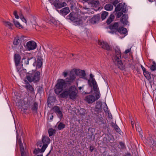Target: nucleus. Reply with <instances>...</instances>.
<instances>
[{
  "mask_svg": "<svg viewBox=\"0 0 156 156\" xmlns=\"http://www.w3.org/2000/svg\"><path fill=\"white\" fill-rule=\"evenodd\" d=\"M70 12L69 9L68 7H65L62 9L60 11V13L63 16H66Z\"/></svg>",
  "mask_w": 156,
  "mask_h": 156,
  "instance_id": "2eb2a0df",
  "label": "nucleus"
},
{
  "mask_svg": "<svg viewBox=\"0 0 156 156\" xmlns=\"http://www.w3.org/2000/svg\"><path fill=\"white\" fill-rule=\"evenodd\" d=\"M53 110L56 113L58 116L59 117H62V114L58 106H55L53 108Z\"/></svg>",
  "mask_w": 156,
  "mask_h": 156,
  "instance_id": "f3484780",
  "label": "nucleus"
},
{
  "mask_svg": "<svg viewBox=\"0 0 156 156\" xmlns=\"http://www.w3.org/2000/svg\"><path fill=\"white\" fill-rule=\"evenodd\" d=\"M38 108V104L36 103H34L31 106L30 108L34 113H36Z\"/></svg>",
  "mask_w": 156,
  "mask_h": 156,
  "instance_id": "b1692460",
  "label": "nucleus"
},
{
  "mask_svg": "<svg viewBox=\"0 0 156 156\" xmlns=\"http://www.w3.org/2000/svg\"><path fill=\"white\" fill-rule=\"evenodd\" d=\"M41 149L38 148L37 149H35L34 151V153L35 154L34 156H43L42 154H40L39 153H42L43 152H41L40 151Z\"/></svg>",
  "mask_w": 156,
  "mask_h": 156,
  "instance_id": "a878e982",
  "label": "nucleus"
},
{
  "mask_svg": "<svg viewBox=\"0 0 156 156\" xmlns=\"http://www.w3.org/2000/svg\"><path fill=\"white\" fill-rule=\"evenodd\" d=\"M84 85H83L82 87H78L79 90H81L83 88Z\"/></svg>",
  "mask_w": 156,
  "mask_h": 156,
  "instance_id": "052dcab7",
  "label": "nucleus"
},
{
  "mask_svg": "<svg viewBox=\"0 0 156 156\" xmlns=\"http://www.w3.org/2000/svg\"><path fill=\"white\" fill-rule=\"evenodd\" d=\"M84 109H81L80 110V112H84Z\"/></svg>",
  "mask_w": 156,
  "mask_h": 156,
  "instance_id": "0e129e2a",
  "label": "nucleus"
},
{
  "mask_svg": "<svg viewBox=\"0 0 156 156\" xmlns=\"http://www.w3.org/2000/svg\"><path fill=\"white\" fill-rule=\"evenodd\" d=\"M122 13L121 12H118L117 15V17L119 18L122 15Z\"/></svg>",
  "mask_w": 156,
  "mask_h": 156,
  "instance_id": "5fc2aeb1",
  "label": "nucleus"
},
{
  "mask_svg": "<svg viewBox=\"0 0 156 156\" xmlns=\"http://www.w3.org/2000/svg\"><path fill=\"white\" fill-rule=\"evenodd\" d=\"M25 87L28 91L32 93H34V90L31 85L28 82L26 83Z\"/></svg>",
  "mask_w": 156,
  "mask_h": 156,
  "instance_id": "412c9836",
  "label": "nucleus"
},
{
  "mask_svg": "<svg viewBox=\"0 0 156 156\" xmlns=\"http://www.w3.org/2000/svg\"><path fill=\"white\" fill-rule=\"evenodd\" d=\"M99 20V17L98 16H93L89 20V21L91 23L94 24L98 21Z\"/></svg>",
  "mask_w": 156,
  "mask_h": 156,
  "instance_id": "a211bd4d",
  "label": "nucleus"
},
{
  "mask_svg": "<svg viewBox=\"0 0 156 156\" xmlns=\"http://www.w3.org/2000/svg\"><path fill=\"white\" fill-rule=\"evenodd\" d=\"M50 143V139L49 137L46 136H43L42 137V142L38 141L37 143L38 147L41 148L40 151L42 152H44Z\"/></svg>",
  "mask_w": 156,
  "mask_h": 156,
  "instance_id": "423d86ee",
  "label": "nucleus"
},
{
  "mask_svg": "<svg viewBox=\"0 0 156 156\" xmlns=\"http://www.w3.org/2000/svg\"><path fill=\"white\" fill-rule=\"evenodd\" d=\"M20 147L21 149V156H25L24 155V153L23 152L24 150L23 149V146L22 145H20Z\"/></svg>",
  "mask_w": 156,
  "mask_h": 156,
  "instance_id": "49530a36",
  "label": "nucleus"
},
{
  "mask_svg": "<svg viewBox=\"0 0 156 156\" xmlns=\"http://www.w3.org/2000/svg\"><path fill=\"white\" fill-rule=\"evenodd\" d=\"M115 54L112 57V59L114 63L121 70H123L125 68V65L122 60L120 50L118 47L115 48Z\"/></svg>",
  "mask_w": 156,
  "mask_h": 156,
  "instance_id": "f03ea898",
  "label": "nucleus"
},
{
  "mask_svg": "<svg viewBox=\"0 0 156 156\" xmlns=\"http://www.w3.org/2000/svg\"><path fill=\"white\" fill-rule=\"evenodd\" d=\"M90 80H88V83L89 85L91 87V83H92V80H95V79L93 78V77L94 76L92 74H90Z\"/></svg>",
  "mask_w": 156,
  "mask_h": 156,
  "instance_id": "473e14b6",
  "label": "nucleus"
},
{
  "mask_svg": "<svg viewBox=\"0 0 156 156\" xmlns=\"http://www.w3.org/2000/svg\"><path fill=\"white\" fill-rule=\"evenodd\" d=\"M22 71V70H21V71L20 72V73H20V76H22V73H21V71Z\"/></svg>",
  "mask_w": 156,
  "mask_h": 156,
  "instance_id": "69168bd1",
  "label": "nucleus"
},
{
  "mask_svg": "<svg viewBox=\"0 0 156 156\" xmlns=\"http://www.w3.org/2000/svg\"><path fill=\"white\" fill-rule=\"evenodd\" d=\"M98 43L99 45L104 49L109 51L112 49L111 47L106 42L99 41H98Z\"/></svg>",
  "mask_w": 156,
  "mask_h": 156,
  "instance_id": "1a4fd4ad",
  "label": "nucleus"
},
{
  "mask_svg": "<svg viewBox=\"0 0 156 156\" xmlns=\"http://www.w3.org/2000/svg\"><path fill=\"white\" fill-rule=\"evenodd\" d=\"M92 7H97L99 5V2L98 0H91L88 2Z\"/></svg>",
  "mask_w": 156,
  "mask_h": 156,
  "instance_id": "6ab92c4d",
  "label": "nucleus"
},
{
  "mask_svg": "<svg viewBox=\"0 0 156 156\" xmlns=\"http://www.w3.org/2000/svg\"><path fill=\"white\" fill-rule=\"evenodd\" d=\"M143 73L144 76L147 79H149L150 78V74L148 71L145 70V71L143 72Z\"/></svg>",
  "mask_w": 156,
  "mask_h": 156,
  "instance_id": "4c0bfd02",
  "label": "nucleus"
},
{
  "mask_svg": "<svg viewBox=\"0 0 156 156\" xmlns=\"http://www.w3.org/2000/svg\"><path fill=\"white\" fill-rule=\"evenodd\" d=\"M78 90L74 85L71 86L64 90L60 94L61 98H67L68 96L70 99L75 100L78 97Z\"/></svg>",
  "mask_w": 156,
  "mask_h": 156,
  "instance_id": "f257e3e1",
  "label": "nucleus"
},
{
  "mask_svg": "<svg viewBox=\"0 0 156 156\" xmlns=\"http://www.w3.org/2000/svg\"><path fill=\"white\" fill-rule=\"evenodd\" d=\"M56 85L63 88V87L65 86L66 85V83L65 80L63 79H60L58 80L57 83Z\"/></svg>",
  "mask_w": 156,
  "mask_h": 156,
  "instance_id": "4468645a",
  "label": "nucleus"
},
{
  "mask_svg": "<svg viewBox=\"0 0 156 156\" xmlns=\"http://www.w3.org/2000/svg\"><path fill=\"white\" fill-rule=\"evenodd\" d=\"M131 48H128L124 52V53L125 54H127L129 53L131 51Z\"/></svg>",
  "mask_w": 156,
  "mask_h": 156,
  "instance_id": "864d4df0",
  "label": "nucleus"
},
{
  "mask_svg": "<svg viewBox=\"0 0 156 156\" xmlns=\"http://www.w3.org/2000/svg\"><path fill=\"white\" fill-rule=\"evenodd\" d=\"M31 59L33 60L34 61L35 60V59L33 57L31 58H28L27 59V61L25 62V64L26 65H28L29 64V61H30V60Z\"/></svg>",
  "mask_w": 156,
  "mask_h": 156,
  "instance_id": "de8ad7c7",
  "label": "nucleus"
},
{
  "mask_svg": "<svg viewBox=\"0 0 156 156\" xmlns=\"http://www.w3.org/2000/svg\"><path fill=\"white\" fill-rule=\"evenodd\" d=\"M68 18L73 22L75 20L76 18L74 16V14L73 13L71 12L68 16Z\"/></svg>",
  "mask_w": 156,
  "mask_h": 156,
  "instance_id": "2f4dec72",
  "label": "nucleus"
},
{
  "mask_svg": "<svg viewBox=\"0 0 156 156\" xmlns=\"http://www.w3.org/2000/svg\"><path fill=\"white\" fill-rule=\"evenodd\" d=\"M43 59L41 57H38L37 61L34 62L33 65L36 66L37 69L40 68L42 66Z\"/></svg>",
  "mask_w": 156,
  "mask_h": 156,
  "instance_id": "9d476101",
  "label": "nucleus"
},
{
  "mask_svg": "<svg viewBox=\"0 0 156 156\" xmlns=\"http://www.w3.org/2000/svg\"><path fill=\"white\" fill-rule=\"evenodd\" d=\"M23 72H25L26 71V69H23Z\"/></svg>",
  "mask_w": 156,
  "mask_h": 156,
  "instance_id": "338daca9",
  "label": "nucleus"
},
{
  "mask_svg": "<svg viewBox=\"0 0 156 156\" xmlns=\"http://www.w3.org/2000/svg\"><path fill=\"white\" fill-rule=\"evenodd\" d=\"M4 25L6 27H8L9 29H12L13 27V24L8 21H5L4 22Z\"/></svg>",
  "mask_w": 156,
  "mask_h": 156,
  "instance_id": "f704fd0d",
  "label": "nucleus"
},
{
  "mask_svg": "<svg viewBox=\"0 0 156 156\" xmlns=\"http://www.w3.org/2000/svg\"><path fill=\"white\" fill-rule=\"evenodd\" d=\"M55 130L52 129H50L48 130V132L49 136H52L55 133Z\"/></svg>",
  "mask_w": 156,
  "mask_h": 156,
  "instance_id": "ea45409f",
  "label": "nucleus"
},
{
  "mask_svg": "<svg viewBox=\"0 0 156 156\" xmlns=\"http://www.w3.org/2000/svg\"><path fill=\"white\" fill-rule=\"evenodd\" d=\"M68 72L66 71H64L62 73V75L64 76V77H66L67 76V75L68 74Z\"/></svg>",
  "mask_w": 156,
  "mask_h": 156,
  "instance_id": "3c124183",
  "label": "nucleus"
},
{
  "mask_svg": "<svg viewBox=\"0 0 156 156\" xmlns=\"http://www.w3.org/2000/svg\"><path fill=\"white\" fill-rule=\"evenodd\" d=\"M13 22L16 27L20 29L23 28V26L16 20L13 19Z\"/></svg>",
  "mask_w": 156,
  "mask_h": 156,
  "instance_id": "4be33fe9",
  "label": "nucleus"
},
{
  "mask_svg": "<svg viewBox=\"0 0 156 156\" xmlns=\"http://www.w3.org/2000/svg\"><path fill=\"white\" fill-rule=\"evenodd\" d=\"M54 6L57 8H60L66 5L65 2H60L58 0H55L53 2Z\"/></svg>",
  "mask_w": 156,
  "mask_h": 156,
  "instance_id": "f8f14e48",
  "label": "nucleus"
},
{
  "mask_svg": "<svg viewBox=\"0 0 156 156\" xmlns=\"http://www.w3.org/2000/svg\"><path fill=\"white\" fill-rule=\"evenodd\" d=\"M128 17L127 15L126 14H124L122 16L121 21L122 23L124 24H127L128 21L127 19Z\"/></svg>",
  "mask_w": 156,
  "mask_h": 156,
  "instance_id": "393cba45",
  "label": "nucleus"
},
{
  "mask_svg": "<svg viewBox=\"0 0 156 156\" xmlns=\"http://www.w3.org/2000/svg\"><path fill=\"white\" fill-rule=\"evenodd\" d=\"M48 22L50 23H54L55 22V20L53 17H50L48 19Z\"/></svg>",
  "mask_w": 156,
  "mask_h": 156,
  "instance_id": "79ce46f5",
  "label": "nucleus"
},
{
  "mask_svg": "<svg viewBox=\"0 0 156 156\" xmlns=\"http://www.w3.org/2000/svg\"><path fill=\"white\" fill-rule=\"evenodd\" d=\"M20 18L23 22H24L26 23H27V21L26 19L24 18L22 15L21 14L20 15Z\"/></svg>",
  "mask_w": 156,
  "mask_h": 156,
  "instance_id": "a18cd8bd",
  "label": "nucleus"
},
{
  "mask_svg": "<svg viewBox=\"0 0 156 156\" xmlns=\"http://www.w3.org/2000/svg\"><path fill=\"white\" fill-rule=\"evenodd\" d=\"M114 128L117 132L120 133V130L117 125L115 126Z\"/></svg>",
  "mask_w": 156,
  "mask_h": 156,
  "instance_id": "8fccbe9b",
  "label": "nucleus"
},
{
  "mask_svg": "<svg viewBox=\"0 0 156 156\" xmlns=\"http://www.w3.org/2000/svg\"><path fill=\"white\" fill-rule=\"evenodd\" d=\"M122 7V4L121 3L119 4L115 8V11L118 12L121 10Z\"/></svg>",
  "mask_w": 156,
  "mask_h": 156,
  "instance_id": "c9c22d12",
  "label": "nucleus"
},
{
  "mask_svg": "<svg viewBox=\"0 0 156 156\" xmlns=\"http://www.w3.org/2000/svg\"><path fill=\"white\" fill-rule=\"evenodd\" d=\"M153 64L151 65L150 69L152 71H154L156 70V63L154 61L153 62Z\"/></svg>",
  "mask_w": 156,
  "mask_h": 156,
  "instance_id": "58836bf2",
  "label": "nucleus"
},
{
  "mask_svg": "<svg viewBox=\"0 0 156 156\" xmlns=\"http://www.w3.org/2000/svg\"><path fill=\"white\" fill-rule=\"evenodd\" d=\"M63 90V88L56 85L55 91L56 94H59Z\"/></svg>",
  "mask_w": 156,
  "mask_h": 156,
  "instance_id": "cd10ccee",
  "label": "nucleus"
},
{
  "mask_svg": "<svg viewBox=\"0 0 156 156\" xmlns=\"http://www.w3.org/2000/svg\"><path fill=\"white\" fill-rule=\"evenodd\" d=\"M24 46L28 51L35 49L37 46L36 43L34 41H30L27 42Z\"/></svg>",
  "mask_w": 156,
  "mask_h": 156,
  "instance_id": "0eeeda50",
  "label": "nucleus"
},
{
  "mask_svg": "<svg viewBox=\"0 0 156 156\" xmlns=\"http://www.w3.org/2000/svg\"><path fill=\"white\" fill-rule=\"evenodd\" d=\"M20 60V56L17 54H15L14 56V60L16 66H18L19 64Z\"/></svg>",
  "mask_w": 156,
  "mask_h": 156,
  "instance_id": "5701e85b",
  "label": "nucleus"
},
{
  "mask_svg": "<svg viewBox=\"0 0 156 156\" xmlns=\"http://www.w3.org/2000/svg\"><path fill=\"white\" fill-rule=\"evenodd\" d=\"M73 22L74 25H78L82 23V21L81 20L76 18Z\"/></svg>",
  "mask_w": 156,
  "mask_h": 156,
  "instance_id": "c756f323",
  "label": "nucleus"
},
{
  "mask_svg": "<svg viewBox=\"0 0 156 156\" xmlns=\"http://www.w3.org/2000/svg\"><path fill=\"white\" fill-rule=\"evenodd\" d=\"M86 74L84 70L80 69H73L70 72L69 77L66 79V81L69 84L71 83L75 80L77 76L86 79Z\"/></svg>",
  "mask_w": 156,
  "mask_h": 156,
  "instance_id": "7ed1b4c3",
  "label": "nucleus"
},
{
  "mask_svg": "<svg viewBox=\"0 0 156 156\" xmlns=\"http://www.w3.org/2000/svg\"><path fill=\"white\" fill-rule=\"evenodd\" d=\"M91 85H92L94 90L98 93L99 91L98 88L97 83L95 80H92V83H91Z\"/></svg>",
  "mask_w": 156,
  "mask_h": 156,
  "instance_id": "aec40b11",
  "label": "nucleus"
},
{
  "mask_svg": "<svg viewBox=\"0 0 156 156\" xmlns=\"http://www.w3.org/2000/svg\"><path fill=\"white\" fill-rule=\"evenodd\" d=\"M108 15V12L106 11L103 12L101 15V18L103 20L105 19Z\"/></svg>",
  "mask_w": 156,
  "mask_h": 156,
  "instance_id": "e433bc0d",
  "label": "nucleus"
},
{
  "mask_svg": "<svg viewBox=\"0 0 156 156\" xmlns=\"http://www.w3.org/2000/svg\"><path fill=\"white\" fill-rule=\"evenodd\" d=\"M65 127V125L62 123L60 122L58 125V129L59 130H61Z\"/></svg>",
  "mask_w": 156,
  "mask_h": 156,
  "instance_id": "a19ab883",
  "label": "nucleus"
},
{
  "mask_svg": "<svg viewBox=\"0 0 156 156\" xmlns=\"http://www.w3.org/2000/svg\"><path fill=\"white\" fill-rule=\"evenodd\" d=\"M131 124L133 128H134V122L133 121H131Z\"/></svg>",
  "mask_w": 156,
  "mask_h": 156,
  "instance_id": "bf43d9fd",
  "label": "nucleus"
},
{
  "mask_svg": "<svg viewBox=\"0 0 156 156\" xmlns=\"http://www.w3.org/2000/svg\"><path fill=\"white\" fill-rule=\"evenodd\" d=\"M147 0L149 2H152L154 1L153 0Z\"/></svg>",
  "mask_w": 156,
  "mask_h": 156,
  "instance_id": "680f3d73",
  "label": "nucleus"
},
{
  "mask_svg": "<svg viewBox=\"0 0 156 156\" xmlns=\"http://www.w3.org/2000/svg\"><path fill=\"white\" fill-rule=\"evenodd\" d=\"M96 98L97 100L98 99L100 98V93L99 91L98 93L96 94Z\"/></svg>",
  "mask_w": 156,
  "mask_h": 156,
  "instance_id": "603ef678",
  "label": "nucleus"
},
{
  "mask_svg": "<svg viewBox=\"0 0 156 156\" xmlns=\"http://www.w3.org/2000/svg\"><path fill=\"white\" fill-rule=\"evenodd\" d=\"M91 147H92V146H90V150L91 152H92L93 150V148L91 149Z\"/></svg>",
  "mask_w": 156,
  "mask_h": 156,
  "instance_id": "e2e57ef3",
  "label": "nucleus"
},
{
  "mask_svg": "<svg viewBox=\"0 0 156 156\" xmlns=\"http://www.w3.org/2000/svg\"><path fill=\"white\" fill-rule=\"evenodd\" d=\"M114 16L113 14L110 15V17L107 19L106 22L108 24H110L114 20Z\"/></svg>",
  "mask_w": 156,
  "mask_h": 156,
  "instance_id": "7c9ffc66",
  "label": "nucleus"
},
{
  "mask_svg": "<svg viewBox=\"0 0 156 156\" xmlns=\"http://www.w3.org/2000/svg\"><path fill=\"white\" fill-rule=\"evenodd\" d=\"M126 6L125 5H122V8L121 11L124 12H126Z\"/></svg>",
  "mask_w": 156,
  "mask_h": 156,
  "instance_id": "c03bdc74",
  "label": "nucleus"
},
{
  "mask_svg": "<svg viewBox=\"0 0 156 156\" xmlns=\"http://www.w3.org/2000/svg\"><path fill=\"white\" fill-rule=\"evenodd\" d=\"M105 8L106 10L111 11L113 9V6L111 4H107L105 5Z\"/></svg>",
  "mask_w": 156,
  "mask_h": 156,
  "instance_id": "c85d7f7f",
  "label": "nucleus"
},
{
  "mask_svg": "<svg viewBox=\"0 0 156 156\" xmlns=\"http://www.w3.org/2000/svg\"><path fill=\"white\" fill-rule=\"evenodd\" d=\"M24 38V36H17L14 38L13 42L15 47L19 50L21 53L25 51V49L23 47L24 44L23 41Z\"/></svg>",
  "mask_w": 156,
  "mask_h": 156,
  "instance_id": "39448f33",
  "label": "nucleus"
},
{
  "mask_svg": "<svg viewBox=\"0 0 156 156\" xmlns=\"http://www.w3.org/2000/svg\"><path fill=\"white\" fill-rule=\"evenodd\" d=\"M118 26L119 24L117 23H115L111 25L109 27L111 30L108 31V32L112 34H116V32L118 31Z\"/></svg>",
  "mask_w": 156,
  "mask_h": 156,
  "instance_id": "6e6552de",
  "label": "nucleus"
},
{
  "mask_svg": "<svg viewBox=\"0 0 156 156\" xmlns=\"http://www.w3.org/2000/svg\"><path fill=\"white\" fill-rule=\"evenodd\" d=\"M103 109L107 116H108V117H112V114L108 110V107L106 103L104 105Z\"/></svg>",
  "mask_w": 156,
  "mask_h": 156,
  "instance_id": "dca6fc26",
  "label": "nucleus"
},
{
  "mask_svg": "<svg viewBox=\"0 0 156 156\" xmlns=\"http://www.w3.org/2000/svg\"><path fill=\"white\" fill-rule=\"evenodd\" d=\"M52 119H53V118H50V121H51Z\"/></svg>",
  "mask_w": 156,
  "mask_h": 156,
  "instance_id": "774afa93",
  "label": "nucleus"
},
{
  "mask_svg": "<svg viewBox=\"0 0 156 156\" xmlns=\"http://www.w3.org/2000/svg\"><path fill=\"white\" fill-rule=\"evenodd\" d=\"M24 9H25L26 11L28 12H29L30 11V9L28 7H25Z\"/></svg>",
  "mask_w": 156,
  "mask_h": 156,
  "instance_id": "4d7b16f0",
  "label": "nucleus"
},
{
  "mask_svg": "<svg viewBox=\"0 0 156 156\" xmlns=\"http://www.w3.org/2000/svg\"><path fill=\"white\" fill-rule=\"evenodd\" d=\"M63 90V88L56 85L55 91L56 94H59Z\"/></svg>",
  "mask_w": 156,
  "mask_h": 156,
  "instance_id": "bb28decb",
  "label": "nucleus"
},
{
  "mask_svg": "<svg viewBox=\"0 0 156 156\" xmlns=\"http://www.w3.org/2000/svg\"><path fill=\"white\" fill-rule=\"evenodd\" d=\"M84 100L88 104H91L96 101V98L94 95L91 94L86 96Z\"/></svg>",
  "mask_w": 156,
  "mask_h": 156,
  "instance_id": "9b49d317",
  "label": "nucleus"
},
{
  "mask_svg": "<svg viewBox=\"0 0 156 156\" xmlns=\"http://www.w3.org/2000/svg\"><path fill=\"white\" fill-rule=\"evenodd\" d=\"M118 32L120 34L123 35L121 37H120V38H122L124 37L127 34V31L126 29L123 27H119Z\"/></svg>",
  "mask_w": 156,
  "mask_h": 156,
  "instance_id": "ddd939ff",
  "label": "nucleus"
},
{
  "mask_svg": "<svg viewBox=\"0 0 156 156\" xmlns=\"http://www.w3.org/2000/svg\"><path fill=\"white\" fill-rule=\"evenodd\" d=\"M135 126L136 128V130L140 132L141 130V128L140 126H138V124H136Z\"/></svg>",
  "mask_w": 156,
  "mask_h": 156,
  "instance_id": "09e8293b",
  "label": "nucleus"
},
{
  "mask_svg": "<svg viewBox=\"0 0 156 156\" xmlns=\"http://www.w3.org/2000/svg\"><path fill=\"white\" fill-rule=\"evenodd\" d=\"M13 15L14 16L15 18L18 19L20 18V16H19L17 14V12L16 11H14L13 12Z\"/></svg>",
  "mask_w": 156,
  "mask_h": 156,
  "instance_id": "37998d69",
  "label": "nucleus"
},
{
  "mask_svg": "<svg viewBox=\"0 0 156 156\" xmlns=\"http://www.w3.org/2000/svg\"><path fill=\"white\" fill-rule=\"evenodd\" d=\"M40 72L35 70H32L27 73V79L30 83L38 82L40 80Z\"/></svg>",
  "mask_w": 156,
  "mask_h": 156,
  "instance_id": "20e7f679",
  "label": "nucleus"
},
{
  "mask_svg": "<svg viewBox=\"0 0 156 156\" xmlns=\"http://www.w3.org/2000/svg\"><path fill=\"white\" fill-rule=\"evenodd\" d=\"M4 25L6 27H8L9 29H12L13 27V24L8 21H5L4 22Z\"/></svg>",
  "mask_w": 156,
  "mask_h": 156,
  "instance_id": "72a5a7b5",
  "label": "nucleus"
},
{
  "mask_svg": "<svg viewBox=\"0 0 156 156\" xmlns=\"http://www.w3.org/2000/svg\"><path fill=\"white\" fill-rule=\"evenodd\" d=\"M118 2V1L117 0H116L113 2V5L115 6Z\"/></svg>",
  "mask_w": 156,
  "mask_h": 156,
  "instance_id": "6e6d98bb",
  "label": "nucleus"
},
{
  "mask_svg": "<svg viewBox=\"0 0 156 156\" xmlns=\"http://www.w3.org/2000/svg\"><path fill=\"white\" fill-rule=\"evenodd\" d=\"M140 66H141L142 69L143 70V72L144 71H145V70H146L145 68L142 65H140Z\"/></svg>",
  "mask_w": 156,
  "mask_h": 156,
  "instance_id": "13d9d810",
  "label": "nucleus"
}]
</instances>
